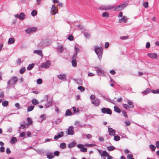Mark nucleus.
<instances>
[{
	"label": "nucleus",
	"mask_w": 159,
	"mask_h": 159,
	"mask_svg": "<svg viewBox=\"0 0 159 159\" xmlns=\"http://www.w3.org/2000/svg\"><path fill=\"white\" fill-rule=\"evenodd\" d=\"M25 70V67H22L20 69L19 71V72L20 74H23Z\"/></svg>",
	"instance_id": "864d4df0"
},
{
	"label": "nucleus",
	"mask_w": 159,
	"mask_h": 159,
	"mask_svg": "<svg viewBox=\"0 0 159 159\" xmlns=\"http://www.w3.org/2000/svg\"><path fill=\"white\" fill-rule=\"evenodd\" d=\"M92 103L95 107L98 106L100 103V101L99 99L97 98L94 101H91Z\"/></svg>",
	"instance_id": "2eb2a0df"
},
{
	"label": "nucleus",
	"mask_w": 159,
	"mask_h": 159,
	"mask_svg": "<svg viewBox=\"0 0 159 159\" xmlns=\"http://www.w3.org/2000/svg\"><path fill=\"white\" fill-rule=\"evenodd\" d=\"M85 146L87 147H94L96 145V144L95 143H92V144H86L85 145Z\"/></svg>",
	"instance_id": "603ef678"
},
{
	"label": "nucleus",
	"mask_w": 159,
	"mask_h": 159,
	"mask_svg": "<svg viewBox=\"0 0 159 159\" xmlns=\"http://www.w3.org/2000/svg\"><path fill=\"white\" fill-rule=\"evenodd\" d=\"M28 125H27V124H20V126L19 127V128L20 129L21 127L22 129H26L28 127Z\"/></svg>",
	"instance_id": "c85d7f7f"
},
{
	"label": "nucleus",
	"mask_w": 159,
	"mask_h": 159,
	"mask_svg": "<svg viewBox=\"0 0 159 159\" xmlns=\"http://www.w3.org/2000/svg\"><path fill=\"white\" fill-rule=\"evenodd\" d=\"M27 120L28 121V123H27V125H30L31 124H32L33 122V121L32 120L31 118L28 117L27 118Z\"/></svg>",
	"instance_id": "f704fd0d"
},
{
	"label": "nucleus",
	"mask_w": 159,
	"mask_h": 159,
	"mask_svg": "<svg viewBox=\"0 0 159 159\" xmlns=\"http://www.w3.org/2000/svg\"><path fill=\"white\" fill-rule=\"evenodd\" d=\"M43 81L42 79L40 78L38 79L37 80V84H40L42 83Z\"/></svg>",
	"instance_id": "5fc2aeb1"
},
{
	"label": "nucleus",
	"mask_w": 159,
	"mask_h": 159,
	"mask_svg": "<svg viewBox=\"0 0 159 159\" xmlns=\"http://www.w3.org/2000/svg\"><path fill=\"white\" fill-rule=\"evenodd\" d=\"M5 151V148L3 146H1L0 147V152H3Z\"/></svg>",
	"instance_id": "0e129e2a"
},
{
	"label": "nucleus",
	"mask_w": 159,
	"mask_h": 159,
	"mask_svg": "<svg viewBox=\"0 0 159 159\" xmlns=\"http://www.w3.org/2000/svg\"><path fill=\"white\" fill-rule=\"evenodd\" d=\"M44 97L46 98L45 101L47 102L44 107L45 109H47L50 107L52 105V102L51 100L48 101V97L47 95H46Z\"/></svg>",
	"instance_id": "6e6552de"
},
{
	"label": "nucleus",
	"mask_w": 159,
	"mask_h": 159,
	"mask_svg": "<svg viewBox=\"0 0 159 159\" xmlns=\"http://www.w3.org/2000/svg\"><path fill=\"white\" fill-rule=\"evenodd\" d=\"M151 93L153 94H159V89H157L156 90H152Z\"/></svg>",
	"instance_id": "de8ad7c7"
},
{
	"label": "nucleus",
	"mask_w": 159,
	"mask_h": 159,
	"mask_svg": "<svg viewBox=\"0 0 159 159\" xmlns=\"http://www.w3.org/2000/svg\"><path fill=\"white\" fill-rule=\"evenodd\" d=\"M76 143L75 141H73L71 143H69L68 145V147L69 148H72L73 147H74L76 146Z\"/></svg>",
	"instance_id": "b1692460"
},
{
	"label": "nucleus",
	"mask_w": 159,
	"mask_h": 159,
	"mask_svg": "<svg viewBox=\"0 0 159 159\" xmlns=\"http://www.w3.org/2000/svg\"><path fill=\"white\" fill-rule=\"evenodd\" d=\"M115 148L113 146H110L107 147V149L110 151H111L114 150Z\"/></svg>",
	"instance_id": "c9c22d12"
},
{
	"label": "nucleus",
	"mask_w": 159,
	"mask_h": 159,
	"mask_svg": "<svg viewBox=\"0 0 159 159\" xmlns=\"http://www.w3.org/2000/svg\"><path fill=\"white\" fill-rule=\"evenodd\" d=\"M72 65L73 67H76L77 66V62L76 60H72Z\"/></svg>",
	"instance_id": "37998d69"
},
{
	"label": "nucleus",
	"mask_w": 159,
	"mask_h": 159,
	"mask_svg": "<svg viewBox=\"0 0 159 159\" xmlns=\"http://www.w3.org/2000/svg\"><path fill=\"white\" fill-rule=\"evenodd\" d=\"M108 132L110 136H115L116 135V131L111 127L108 128Z\"/></svg>",
	"instance_id": "dca6fc26"
},
{
	"label": "nucleus",
	"mask_w": 159,
	"mask_h": 159,
	"mask_svg": "<svg viewBox=\"0 0 159 159\" xmlns=\"http://www.w3.org/2000/svg\"><path fill=\"white\" fill-rule=\"evenodd\" d=\"M66 133L68 135H73L74 134V127L73 126H70L66 131Z\"/></svg>",
	"instance_id": "ddd939ff"
},
{
	"label": "nucleus",
	"mask_w": 159,
	"mask_h": 159,
	"mask_svg": "<svg viewBox=\"0 0 159 159\" xmlns=\"http://www.w3.org/2000/svg\"><path fill=\"white\" fill-rule=\"evenodd\" d=\"M50 65V61L49 60H47L45 62L42 64L40 66V67L41 68L44 67L45 68H48L49 67Z\"/></svg>",
	"instance_id": "f8f14e48"
},
{
	"label": "nucleus",
	"mask_w": 159,
	"mask_h": 159,
	"mask_svg": "<svg viewBox=\"0 0 159 159\" xmlns=\"http://www.w3.org/2000/svg\"><path fill=\"white\" fill-rule=\"evenodd\" d=\"M73 111L74 112V113H75L77 112H79L80 111V110L78 109H76V108L75 107H72Z\"/></svg>",
	"instance_id": "c03bdc74"
},
{
	"label": "nucleus",
	"mask_w": 159,
	"mask_h": 159,
	"mask_svg": "<svg viewBox=\"0 0 159 159\" xmlns=\"http://www.w3.org/2000/svg\"><path fill=\"white\" fill-rule=\"evenodd\" d=\"M80 151L82 152H86L87 151V148L83 146V147L80 149Z\"/></svg>",
	"instance_id": "8fccbe9b"
},
{
	"label": "nucleus",
	"mask_w": 159,
	"mask_h": 159,
	"mask_svg": "<svg viewBox=\"0 0 159 159\" xmlns=\"http://www.w3.org/2000/svg\"><path fill=\"white\" fill-rule=\"evenodd\" d=\"M59 154H60L59 152L58 151H55L54 152V154H53L54 156H59Z\"/></svg>",
	"instance_id": "bf43d9fd"
},
{
	"label": "nucleus",
	"mask_w": 159,
	"mask_h": 159,
	"mask_svg": "<svg viewBox=\"0 0 159 159\" xmlns=\"http://www.w3.org/2000/svg\"><path fill=\"white\" fill-rule=\"evenodd\" d=\"M114 111L117 113H120L121 112V110L117 106H115L114 107Z\"/></svg>",
	"instance_id": "393cba45"
},
{
	"label": "nucleus",
	"mask_w": 159,
	"mask_h": 159,
	"mask_svg": "<svg viewBox=\"0 0 159 159\" xmlns=\"http://www.w3.org/2000/svg\"><path fill=\"white\" fill-rule=\"evenodd\" d=\"M123 107L126 110L129 109V106L126 104H123Z\"/></svg>",
	"instance_id": "680f3d73"
},
{
	"label": "nucleus",
	"mask_w": 159,
	"mask_h": 159,
	"mask_svg": "<svg viewBox=\"0 0 159 159\" xmlns=\"http://www.w3.org/2000/svg\"><path fill=\"white\" fill-rule=\"evenodd\" d=\"M127 159H134L133 155L131 154H129L127 155Z\"/></svg>",
	"instance_id": "09e8293b"
},
{
	"label": "nucleus",
	"mask_w": 159,
	"mask_h": 159,
	"mask_svg": "<svg viewBox=\"0 0 159 159\" xmlns=\"http://www.w3.org/2000/svg\"><path fill=\"white\" fill-rule=\"evenodd\" d=\"M14 16L16 18H19L20 20H23L25 18V16L23 13L21 12L20 14H15Z\"/></svg>",
	"instance_id": "9b49d317"
},
{
	"label": "nucleus",
	"mask_w": 159,
	"mask_h": 159,
	"mask_svg": "<svg viewBox=\"0 0 159 159\" xmlns=\"http://www.w3.org/2000/svg\"><path fill=\"white\" fill-rule=\"evenodd\" d=\"M77 57V53H74L72 57V60H76V58Z\"/></svg>",
	"instance_id": "3c124183"
},
{
	"label": "nucleus",
	"mask_w": 159,
	"mask_h": 159,
	"mask_svg": "<svg viewBox=\"0 0 159 159\" xmlns=\"http://www.w3.org/2000/svg\"><path fill=\"white\" fill-rule=\"evenodd\" d=\"M77 27L79 28V29L80 30H85V28L84 27L80 24H79L77 25Z\"/></svg>",
	"instance_id": "a18cd8bd"
},
{
	"label": "nucleus",
	"mask_w": 159,
	"mask_h": 159,
	"mask_svg": "<svg viewBox=\"0 0 159 159\" xmlns=\"http://www.w3.org/2000/svg\"><path fill=\"white\" fill-rule=\"evenodd\" d=\"M122 114L123 115L124 117H125L126 118H127L128 117V115L127 114V113L126 112L124 111H122Z\"/></svg>",
	"instance_id": "69168bd1"
},
{
	"label": "nucleus",
	"mask_w": 159,
	"mask_h": 159,
	"mask_svg": "<svg viewBox=\"0 0 159 159\" xmlns=\"http://www.w3.org/2000/svg\"><path fill=\"white\" fill-rule=\"evenodd\" d=\"M64 136V132L62 131L59 132L57 133V135H56L54 136V140H57L60 138H61Z\"/></svg>",
	"instance_id": "4468645a"
},
{
	"label": "nucleus",
	"mask_w": 159,
	"mask_h": 159,
	"mask_svg": "<svg viewBox=\"0 0 159 159\" xmlns=\"http://www.w3.org/2000/svg\"><path fill=\"white\" fill-rule=\"evenodd\" d=\"M51 11L53 12L52 13L53 14H55L57 12V10L56 6L54 4L52 6V8L51 9Z\"/></svg>",
	"instance_id": "6ab92c4d"
},
{
	"label": "nucleus",
	"mask_w": 159,
	"mask_h": 159,
	"mask_svg": "<svg viewBox=\"0 0 159 159\" xmlns=\"http://www.w3.org/2000/svg\"><path fill=\"white\" fill-rule=\"evenodd\" d=\"M94 50L95 53L97 55L98 58L100 61L103 53V49L102 48L95 46L94 47Z\"/></svg>",
	"instance_id": "f257e3e1"
},
{
	"label": "nucleus",
	"mask_w": 159,
	"mask_h": 159,
	"mask_svg": "<svg viewBox=\"0 0 159 159\" xmlns=\"http://www.w3.org/2000/svg\"><path fill=\"white\" fill-rule=\"evenodd\" d=\"M34 108V106H29L27 109V111L28 112H30L32 111Z\"/></svg>",
	"instance_id": "e433bc0d"
},
{
	"label": "nucleus",
	"mask_w": 159,
	"mask_h": 159,
	"mask_svg": "<svg viewBox=\"0 0 159 159\" xmlns=\"http://www.w3.org/2000/svg\"><path fill=\"white\" fill-rule=\"evenodd\" d=\"M150 93H151V89L149 88H147L145 90L142 92V94L144 95H147Z\"/></svg>",
	"instance_id": "a211bd4d"
},
{
	"label": "nucleus",
	"mask_w": 159,
	"mask_h": 159,
	"mask_svg": "<svg viewBox=\"0 0 159 159\" xmlns=\"http://www.w3.org/2000/svg\"><path fill=\"white\" fill-rule=\"evenodd\" d=\"M66 147V144L65 143H61L60 144V147L62 149H64Z\"/></svg>",
	"instance_id": "49530a36"
},
{
	"label": "nucleus",
	"mask_w": 159,
	"mask_h": 159,
	"mask_svg": "<svg viewBox=\"0 0 159 159\" xmlns=\"http://www.w3.org/2000/svg\"><path fill=\"white\" fill-rule=\"evenodd\" d=\"M97 150L98 151V153L100 154L101 157H107V159H112L113 158V157L112 156L109 155V154L106 151L104 150L103 151H102L98 149H97Z\"/></svg>",
	"instance_id": "20e7f679"
},
{
	"label": "nucleus",
	"mask_w": 159,
	"mask_h": 159,
	"mask_svg": "<svg viewBox=\"0 0 159 159\" xmlns=\"http://www.w3.org/2000/svg\"><path fill=\"white\" fill-rule=\"evenodd\" d=\"M37 11L34 10H33L31 12V15L33 16H36L37 15Z\"/></svg>",
	"instance_id": "a19ab883"
},
{
	"label": "nucleus",
	"mask_w": 159,
	"mask_h": 159,
	"mask_svg": "<svg viewBox=\"0 0 159 159\" xmlns=\"http://www.w3.org/2000/svg\"><path fill=\"white\" fill-rule=\"evenodd\" d=\"M127 20L126 16H123L119 20V22L121 23L122 22H123L124 23H125Z\"/></svg>",
	"instance_id": "aec40b11"
},
{
	"label": "nucleus",
	"mask_w": 159,
	"mask_h": 159,
	"mask_svg": "<svg viewBox=\"0 0 159 159\" xmlns=\"http://www.w3.org/2000/svg\"><path fill=\"white\" fill-rule=\"evenodd\" d=\"M57 49L59 52H62L64 50L63 46L61 45L60 46L58 47L57 48Z\"/></svg>",
	"instance_id": "473e14b6"
},
{
	"label": "nucleus",
	"mask_w": 159,
	"mask_h": 159,
	"mask_svg": "<svg viewBox=\"0 0 159 159\" xmlns=\"http://www.w3.org/2000/svg\"><path fill=\"white\" fill-rule=\"evenodd\" d=\"M128 104L129 105V108H133L134 107V106L133 104V103L132 102H131L129 100H128L127 102Z\"/></svg>",
	"instance_id": "2f4dec72"
},
{
	"label": "nucleus",
	"mask_w": 159,
	"mask_h": 159,
	"mask_svg": "<svg viewBox=\"0 0 159 159\" xmlns=\"http://www.w3.org/2000/svg\"><path fill=\"white\" fill-rule=\"evenodd\" d=\"M37 28L35 27H30L26 29L25 31L26 33L29 34L37 31Z\"/></svg>",
	"instance_id": "9d476101"
},
{
	"label": "nucleus",
	"mask_w": 159,
	"mask_h": 159,
	"mask_svg": "<svg viewBox=\"0 0 159 159\" xmlns=\"http://www.w3.org/2000/svg\"><path fill=\"white\" fill-rule=\"evenodd\" d=\"M17 141V139L16 138L14 137H13L11 138V140L10 142L12 144H14Z\"/></svg>",
	"instance_id": "cd10ccee"
},
{
	"label": "nucleus",
	"mask_w": 159,
	"mask_h": 159,
	"mask_svg": "<svg viewBox=\"0 0 159 159\" xmlns=\"http://www.w3.org/2000/svg\"><path fill=\"white\" fill-rule=\"evenodd\" d=\"M149 148L151 149L152 151H154L156 148V147L154 145L151 144L149 145Z\"/></svg>",
	"instance_id": "58836bf2"
},
{
	"label": "nucleus",
	"mask_w": 159,
	"mask_h": 159,
	"mask_svg": "<svg viewBox=\"0 0 159 159\" xmlns=\"http://www.w3.org/2000/svg\"><path fill=\"white\" fill-rule=\"evenodd\" d=\"M72 115V113L71 111L69 109H68L66 110V113L65 114V116H71Z\"/></svg>",
	"instance_id": "412c9836"
},
{
	"label": "nucleus",
	"mask_w": 159,
	"mask_h": 159,
	"mask_svg": "<svg viewBox=\"0 0 159 159\" xmlns=\"http://www.w3.org/2000/svg\"><path fill=\"white\" fill-rule=\"evenodd\" d=\"M40 117L41 118L42 121H43L46 118V116L45 115L43 114L40 115Z\"/></svg>",
	"instance_id": "13d9d810"
},
{
	"label": "nucleus",
	"mask_w": 159,
	"mask_h": 159,
	"mask_svg": "<svg viewBox=\"0 0 159 159\" xmlns=\"http://www.w3.org/2000/svg\"><path fill=\"white\" fill-rule=\"evenodd\" d=\"M15 39L13 38H10L8 41V44H9L13 43L15 42Z\"/></svg>",
	"instance_id": "c756f323"
},
{
	"label": "nucleus",
	"mask_w": 159,
	"mask_h": 159,
	"mask_svg": "<svg viewBox=\"0 0 159 159\" xmlns=\"http://www.w3.org/2000/svg\"><path fill=\"white\" fill-rule=\"evenodd\" d=\"M78 89L80 90L81 92H83L85 90V88L83 86H79L78 87Z\"/></svg>",
	"instance_id": "79ce46f5"
},
{
	"label": "nucleus",
	"mask_w": 159,
	"mask_h": 159,
	"mask_svg": "<svg viewBox=\"0 0 159 159\" xmlns=\"http://www.w3.org/2000/svg\"><path fill=\"white\" fill-rule=\"evenodd\" d=\"M127 5V3H124L122 4L117 6L114 8V11H120L122 10L124 8L126 7Z\"/></svg>",
	"instance_id": "0eeeda50"
},
{
	"label": "nucleus",
	"mask_w": 159,
	"mask_h": 159,
	"mask_svg": "<svg viewBox=\"0 0 159 159\" xmlns=\"http://www.w3.org/2000/svg\"><path fill=\"white\" fill-rule=\"evenodd\" d=\"M148 56L152 58H156L157 57V54L156 53H148Z\"/></svg>",
	"instance_id": "f3484780"
},
{
	"label": "nucleus",
	"mask_w": 159,
	"mask_h": 159,
	"mask_svg": "<svg viewBox=\"0 0 159 159\" xmlns=\"http://www.w3.org/2000/svg\"><path fill=\"white\" fill-rule=\"evenodd\" d=\"M20 137H22L24 138H25L26 137L25 134L24 132H22L20 133Z\"/></svg>",
	"instance_id": "4d7b16f0"
},
{
	"label": "nucleus",
	"mask_w": 159,
	"mask_h": 159,
	"mask_svg": "<svg viewBox=\"0 0 159 159\" xmlns=\"http://www.w3.org/2000/svg\"><path fill=\"white\" fill-rule=\"evenodd\" d=\"M148 5V2H144L143 4V6L145 8H147Z\"/></svg>",
	"instance_id": "052dcab7"
},
{
	"label": "nucleus",
	"mask_w": 159,
	"mask_h": 159,
	"mask_svg": "<svg viewBox=\"0 0 159 159\" xmlns=\"http://www.w3.org/2000/svg\"><path fill=\"white\" fill-rule=\"evenodd\" d=\"M94 68L96 69L98 75H101L103 76H106V75L103 72V70L101 68L97 67H94Z\"/></svg>",
	"instance_id": "1a4fd4ad"
},
{
	"label": "nucleus",
	"mask_w": 159,
	"mask_h": 159,
	"mask_svg": "<svg viewBox=\"0 0 159 159\" xmlns=\"http://www.w3.org/2000/svg\"><path fill=\"white\" fill-rule=\"evenodd\" d=\"M49 44V41L47 39H44L40 41L38 44L37 47L38 48L42 49L48 46Z\"/></svg>",
	"instance_id": "7ed1b4c3"
},
{
	"label": "nucleus",
	"mask_w": 159,
	"mask_h": 159,
	"mask_svg": "<svg viewBox=\"0 0 159 159\" xmlns=\"http://www.w3.org/2000/svg\"><path fill=\"white\" fill-rule=\"evenodd\" d=\"M34 53H36L39 56H42L43 54L41 50H35L34 51Z\"/></svg>",
	"instance_id": "72a5a7b5"
},
{
	"label": "nucleus",
	"mask_w": 159,
	"mask_h": 159,
	"mask_svg": "<svg viewBox=\"0 0 159 159\" xmlns=\"http://www.w3.org/2000/svg\"><path fill=\"white\" fill-rule=\"evenodd\" d=\"M58 78L60 80H66V75L65 74H60L58 75Z\"/></svg>",
	"instance_id": "4be33fe9"
},
{
	"label": "nucleus",
	"mask_w": 159,
	"mask_h": 159,
	"mask_svg": "<svg viewBox=\"0 0 159 159\" xmlns=\"http://www.w3.org/2000/svg\"><path fill=\"white\" fill-rule=\"evenodd\" d=\"M115 7L114 6H101L99 8V10L104 11L109 10Z\"/></svg>",
	"instance_id": "39448f33"
},
{
	"label": "nucleus",
	"mask_w": 159,
	"mask_h": 159,
	"mask_svg": "<svg viewBox=\"0 0 159 159\" xmlns=\"http://www.w3.org/2000/svg\"><path fill=\"white\" fill-rule=\"evenodd\" d=\"M120 137L118 135L115 136L114 137V139L116 141H119L120 139Z\"/></svg>",
	"instance_id": "ea45409f"
},
{
	"label": "nucleus",
	"mask_w": 159,
	"mask_h": 159,
	"mask_svg": "<svg viewBox=\"0 0 159 159\" xmlns=\"http://www.w3.org/2000/svg\"><path fill=\"white\" fill-rule=\"evenodd\" d=\"M35 65L34 63H32L31 64H29L28 67H27V70H31L34 67Z\"/></svg>",
	"instance_id": "bb28decb"
},
{
	"label": "nucleus",
	"mask_w": 159,
	"mask_h": 159,
	"mask_svg": "<svg viewBox=\"0 0 159 159\" xmlns=\"http://www.w3.org/2000/svg\"><path fill=\"white\" fill-rule=\"evenodd\" d=\"M17 81V78L16 76L11 77L10 79L7 82V89H9L11 88V86L15 85Z\"/></svg>",
	"instance_id": "f03ea898"
},
{
	"label": "nucleus",
	"mask_w": 159,
	"mask_h": 159,
	"mask_svg": "<svg viewBox=\"0 0 159 159\" xmlns=\"http://www.w3.org/2000/svg\"><path fill=\"white\" fill-rule=\"evenodd\" d=\"M67 39L69 40L70 41H72L73 40L74 38L72 35L70 34L68 36Z\"/></svg>",
	"instance_id": "6e6d98bb"
},
{
	"label": "nucleus",
	"mask_w": 159,
	"mask_h": 159,
	"mask_svg": "<svg viewBox=\"0 0 159 159\" xmlns=\"http://www.w3.org/2000/svg\"><path fill=\"white\" fill-rule=\"evenodd\" d=\"M32 102L33 105H36L39 103V102L36 99L33 98L32 100Z\"/></svg>",
	"instance_id": "7c9ffc66"
},
{
	"label": "nucleus",
	"mask_w": 159,
	"mask_h": 159,
	"mask_svg": "<svg viewBox=\"0 0 159 159\" xmlns=\"http://www.w3.org/2000/svg\"><path fill=\"white\" fill-rule=\"evenodd\" d=\"M101 111L102 113L107 114L110 115H111L112 113L111 110L108 108H102L101 109Z\"/></svg>",
	"instance_id": "423d86ee"
},
{
	"label": "nucleus",
	"mask_w": 159,
	"mask_h": 159,
	"mask_svg": "<svg viewBox=\"0 0 159 159\" xmlns=\"http://www.w3.org/2000/svg\"><path fill=\"white\" fill-rule=\"evenodd\" d=\"M2 105L4 107H6L9 105V102L7 100H4L2 102Z\"/></svg>",
	"instance_id": "a878e982"
},
{
	"label": "nucleus",
	"mask_w": 159,
	"mask_h": 159,
	"mask_svg": "<svg viewBox=\"0 0 159 159\" xmlns=\"http://www.w3.org/2000/svg\"><path fill=\"white\" fill-rule=\"evenodd\" d=\"M47 158L48 159H52L53 158L54 156L52 152L48 153L47 155Z\"/></svg>",
	"instance_id": "5701e85b"
},
{
	"label": "nucleus",
	"mask_w": 159,
	"mask_h": 159,
	"mask_svg": "<svg viewBox=\"0 0 159 159\" xmlns=\"http://www.w3.org/2000/svg\"><path fill=\"white\" fill-rule=\"evenodd\" d=\"M84 34L85 36L87 38H89L90 37L89 34L87 32L84 33Z\"/></svg>",
	"instance_id": "774afa93"
},
{
	"label": "nucleus",
	"mask_w": 159,
	"mask_h": 159,
	"mask_svg": "<svg viewBox=\"0 0 159 159\" xmlns=\"http://www.w3.org/2000/svg\"><path fill=\"white\" fill-rule=\"evenodd\" d=\"M75 53H76L77 54V53L80 52L79 49L75 46Z\"/></svg>",
	"instance_id": "338daca9"
},
{
	"label": "nucleus",
	"mask_w": 159,
	"mask_h": 159,
	"mask_svg": "<svg viewBox=\"0 0 159 159\" xmlns=\"http://www.w3.org/2000/svg\"><path fill=\"white\" fill-rule=\"evenodd\" d=\"M128 36H123L120 37V39L122 40L126 39L128 38Z\"/></svg>",
	"instance_id": "e2e57ef3"
},
{
	"label": "nucleus",
	"mask_w": 159,
	"mask_h": 159,
	"mask_svg": "<svg viewBox=\"0 0 159 159\" xmlns=\"http://www.w3.org/2000/svg\"><path fill=\"white\" fill-rule=\"evenodd\" d=\"M102 16L103 17L107 18L109 17V14L108 12H105L102 14Z\"/></svg>",
	"instance_id": "4c0bfd02"
}]
</instances>
